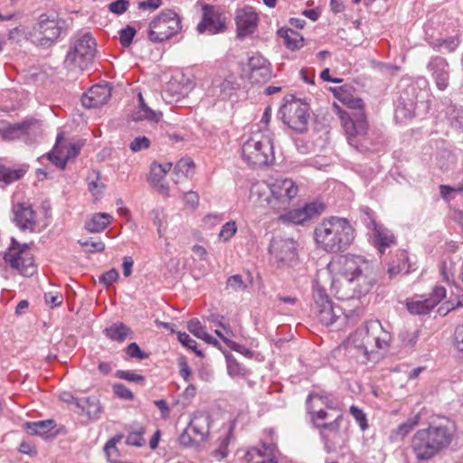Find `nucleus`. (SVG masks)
Listing matches in <instances>:
<instances>
[{"mask_svg":"<svg viewBox=\"0 0 463 463\" xmlns=\"http://www.w3.org/2000/svg\"><path fill=\"white\" fill-rule=\"evenodd\" d=\"M339 275L332 281L335 296L341 300L360 298L368 293L375 282L371 262L362 256H344L339 260Z\"/></svg>","mask_w":463,"mask_h":463,"instance_id":"nucleus-1","label":"nucleus"},{"mask_svg":"<svg viewBox=\"0 0 463 463\" xmlns=\"http://www.w3.org/2000/svg\"><path fill=\"white\" fill-rule=\"evenodd\" d=\"M455 431L454 424L449 420L417 430L411 442L415 458L420 461L433 458L449 447Z\"/></svg>","mask_w":463,"mask_h":463,"instance_id":"nucleus-2","label":"nucleus"},{"mask_svg":"<svg viewBox=\"0 0 463 463\" xmlns=\"http://www.w3.org/2000/svg\"><path fill=\"white\" fill-rule=\"evenodd\" d=\"M354 229L342 217L331 216L319 222L314 230V240L318 249L327 253L345 251L354 242Z\"/></svg>","mask_w":463,"mask_h":463,"instance_id":"nucleus-3","label":"nucleus"},{"mask_svg":"<svg viewBox=\"0 0 463 463\" xmlns=\"http://www.w3.org/2000/svg\"><path fill=\"white\" fill-rule=\"evenodd\" d=\"M343 101L350 112L340 111L339 116L348 143L358 150L367 148L364 145L368 133V123L364 112V104L362 99L346 97Z\"/></svg>","mask_w":463,"mask_h":463,"instance_id":"nucleus-4","label":"nucleus"},{"mask_svg":"<svg viewBox=\"0 0 463 463\" xmlns=\"http://www.w3.org/2000/svg\"><path fill=\"white\" fill-rule=\"evenodd\" d=\"M243 160L252 166L269 165L274 162L273 135L268 129L253 133L241 147Z\"/></svg>","mask_w":463,"mask_h":463,"instance_id":"nucleus-5","label":"nucleus"},{"mask_svg":"<svg viewBox=\"0 0 463 463\" xmlns=\"http://www.w3.org/2000/svg\"><path fill=\"white\" fill-rule=\"evenodd\" d=\"M96 54V41L90 33L76 37L64 60L67 70L77 72L89 70Z\"/></svg>","mask_w":463,"mask_h":463,"instance_id":"nucleus-6","label":"nucleus"},{"mask_svg":"<svg viewBox=\"0 0 463 463\" xmlns=\"http://www.w3.org/2000/svg\"><path fill=\"white\" fill-rule=\"evenodd\" d=\"M182 30L179 15L171 9L160 12L149 24L147 37L152 43L169 40Z\"/></svg>","mask_w":463,"mask_h":463,"instance_id":"nucleus-7","label":"nucleus"},{"mask_svg":"<svg viewBox=\"0 0 463 463\" xmlns=\"http://www.w3.org/2000/svg\"><path fill=\"white\" fill-rule=\"evenodd\" d=\"M2 256L5 263L24 276L30 277L36 271L33 256L26 243L21 244L12 238L10 246Z\"/></svg>","mask_w":463,"mask_h":463,"instance_id":"nucleus-8","label":"nucleus"},{"mask_svg":"<svg viewBox=\"0 0 463 463\" xmlns=\"http://www.w3.org/2000/svg\"><path fill=\"white\" fill-rule=\"evenodd\" d=\"M64 24L62 19L41 14L30 33L33 42L43 47L52 45L59 38Z\"/></svg>","mask_w":463,"mask_h":463,"instance_id":"nucleus-9","label":"nucleus"},{"mask_svg":"<svg viewBox=\"0 0 463 463\" xmlns=\"http://www.w3.org/2000/svg\"><path fill=\"white\" fill-rule=\"evenodd\" d=\"M298 186L290 178L279 177L271 182L272 210L275 213L286 212L298 194Z\"/></svg>","mask_w":463,"mask_h":463,"instance_id":"nucleus-10","label":"nucleus"},{"mask_svg":"<svg viewBox=\"0 0 463 463\" xmlns=\"http://www.w3.org/2000/svg\"><path fill=\"white\" fill-rule=\"evenodd\" d=\"M308 105L300 99H286L279 112L282 114L283 121L292 129L303 132L306 130L309 113Z\"/></svg>","mask_w":463,"mask_h":463,"instance_id":"nucleus-11","label":"nucleus"},{"mask_svg":"<svg viewBox=\"0 0 463 463\" xmlns=\"http://www.w3.org/2000/svg\"><path fill=\"white\" fill-rule=\"evenodd\" d=\"M366 329H368V334L364 338L363 363L369 360V353H373L376 349L387 348L392 339L391 334L383 327L378 320L367 322Z\"/></svg>","mask_w":463,"mask_h":463,"instance_id":"nucleus-12","label":"nucleus"},{"mask_svg":"<svg viewBox=\"0 0 463 463\" xmlns=\"http://www.w3.org/2000/svg\"><path fill=\"white\" fill-rule=\"evenodd\" d=\"M424 88L428 85L425 78H419L415 83L409 85L402 94L396 113H401L403 118L411 117L417 103L427 96L426 90H419L420 86Z\"/></svg>","mask_w":463,"mask_h":463,"instance_id":"nucleus-13","label":"nucleus"},{"mask_svg":"<svg viewBox=\"0 0 463 463\" xmlns=\"http://www.w3.org/2000/svg\"><path fill=\"white\" fill-rule=\"evenodd\" d=\"M2 137L6 140L24 138L25 142H33L41 135V124L36 119H27L20 123L9 124L0 128Z\"/></svg>","mask_w":463,"mask_h":463,"instance_id":"nucleus-14","label":"nucleus"},{"mask_svg":"<svg viewBox=\"0 0 463 463\" xmlns=\"http://www.w3.org/2000/svg\"><path fill=\"white\" fill-rule=\"evenodd\" d=\"M269 254L279 266L291 264L297 259L296 241L293 239L275 236L272 238Z\"/></svg>","mask_w":463,"mask_h":463,"instance_id":"nucleus-15","label":"nucleus"},{"mask_svg":"<svg viewBox=\"0 0 463 463\" xmlns=\"http://www.w3.org/2000/svg\"><path fill=\"white\" fill-rule=\"evenodd\" d=\"M446 297L444 287L436 286L429 298L418 296L407 302V308L411 314L425 315L428 314Z\"/></svg>","mask_w":463,"mask_h":463,"instance_id":"nucleus-16","label":"nucleus"},{"mask_svg":"<svg viewBox=\"0 0 463 463\" xmlns=\"http://www.w3.org/2000/svg\"><path fill=\"white\" fill-rule=\"evenodd\" d=\"M81 146L76 143H66L62 135L57 137L53 149L48 154V158L56 166L63 169L70 158L79 155Z\"/></svg>","mask_w":463,"mask_h":463,"instance_id":"nucleus-17","label":"nucleus"},{"mask_svg":"<svg viewBox=\"0 0 463 463\" xmlns=\"http://www.w3.org/2000/svg\"><path fill=\"white\" fill-rule=\"evenodd\" d=\"M325 204L320 202L307 203L304 207L288 211L281 214L279 219L284 222H289L295 224H303L304 222L317 217L325 211Z\"/></svg>","mask_w":463,"mask_h":463,"instance_id":"nucleus-18","label":"nucleus"},{"mask_svg":"<svg viewBox=\"0 0 463 463\" xmlns=\"http://www.w3.org/2000/svg\"><path fill=\"white\" fill-rule=\"evenodd\" d=\"M235 23L237 26V36L243 39L251 35L257 29L259 15L250 6L239 9L236 12Z\"/></svg>","mask_w":463,"mask_h":463,"instance_id":"nucleus-19","label":"nucleus"},{"mask_svg":"<svg viewBox=\"0 0 463 463\" xmlns=\"http://www.w3.org/2000/svg\"><path fill=\"white\" fill-rule=\"evenodd\" d=\"M225 23L222 19L221 14L210 5L203 6L202 21L197 25V31L200 33H208L209 34H216L223 32Z\"/></svg>","mask_w":463,"mask_h":463,"instance_id":"nucleus-20","label":"nucleus"},{"mask_svg":"<svg viewBox=\"0 0 463 463\" xmlns=\"http://www.w3.org/2000/svg\"><path fill=\"white\" fill-rule=\"evenodd\" d=\"M192 89L193 83L189 80H184V76L180 80L174 77L166 82L161 96L165 103L171 104L187 96Z\"/></svg>","mask_w":463,"mask_h":463,"instance_id":"nucleus-21","label":"nucleus"},{"mask_svg":"<svg viewBox=\"0 0 463 463\" xmlns=\"http://www.w3.org/2000/svg\"><path fill=\"white\" fill-rule=\"evenodd\" d=\"M427 69L438 90L444 91L449 83V65L448 61L440 56L432 57L427 64Z\"/></svg>","mask_w":463,"mask_h":463,"instance_id":"nucleus-22","label":"nucleus"},{"mask_svg":"<svg viewBox=\"0 0 463 463\" xmlns=\"http://www.w3.org/2000/svg\"><path fill=\"white\" fill-rule=\"evenodd\" d=\"M368 227L373 231V244L380 253H383L387 248L396 243L393 233L384 226L378 224L373 219L370 220Z\"/></svg>","mask_w":463,"mask_h":463,"instance_id":"nucleus-23","label":"nucleus"},{"mask_svg":"<svg viewBox=\"0 0 463 463\" xmlns=\"http://www.w3.org/2000/svg\"><path fill=\"white\" fill-rule=\"evenodd\" d=\"M342 420L343 414L339 412L333 420L326 422L317 428L327 452H331L335 449L336 439L339 437Z\"/></svg>","mask_w":463,"mask_h":463,"instance_id":"nucleus-24","label":"nucleus"},{"mask_svg":"<svg viewBox=\"0 0 463 463\" xmlns=\"http://www.w3.org/2000/svg\"><path fill=\"white\" fill-rule=\"evenodd\" d=\"M110 96L111 88L109 84H97L82 96L81 102L86 108H97L105 104Z\"/></svg>","mask_w":463,"mask_h":463,"instance_id":"nucleus-25","label":"nucleus"},{"mask_svg":"<svg viewBox=\"0 0 463 463\" xmlns=\"http://www.w3.org/2000/svg\"><path fill=\"white\" fill-rule=\"evenodd\" d=\"M211 423L212 419L208 412L197 411L193 415L188 427L192 430L195 442L205 440L210 432Z\"/></svg>","mask_w":463,"mask_h":463,"instance_id":"nucleus-26","label":"nucleus"},{"mask_svg":"<svg viewBox=\"0 0 463 463\" xmlns=\"http://www.w3.org/2000/svg\"><path fill=\"white\" fill-rule=\"evenodd\" d=\"M14 221L23 231L33 232L35 228V213L31 205L26 203H17L14 207Z\"/></svg>","mask_w":463,"mask_h":463,"instance_id":"nucleus-27","label":"nucleus"},{"mask_svg":"<svg viewBox=\"0 0 463 463\" xmlns=\"http://www.w3.org/2000/svg\"><path fill=\"white\" fill-rule=\"evenodd\" d=\"M244 459L246 463H278L275 460L274 448L267 444L250 448L246 452Z\"/></svg>","mask_w":463,"mask_h":463,"instance_id":"nucleus-28","label":"nucleus"},{"mask_svg":"<svg viewBox=\"0 0 463 463\" xmlns=\"http://www.w3.org/2000/svg\"><path fill=\"white\" fill-rule=\"evenodd\" d=\"M271 183L257 182L251 185L250 199L260 207H269L272 210Z\"/></svg>","mask_w":463,"mask_h":463,"instance_id":"nucleus-29","label":"nucleus"},{"mask_svg":"<svg viewBox=\"0 0 463 463\" xmlns=\"http://www.w3.org/2000/svg\"><path fill=\"white\" fill-rule=\"evenodd\" d=\"M56 427V423L53 420H44L33 422H25L24 424V430L31 435L40 436L43 439H47L50 436L53 429Z\"/></svg>","mask_w":463,"mask_h":463,"instance_id":"nucleus-30","label":"nucleus"},{"mask_svg":"<svg viewBox=\"0 0 463 463\" xmlns=\"http://www.w3.org/2000/svg\"><path fill=\"white\" fill-rule=\"evenodd\" d=\"M278 35L283 39L285 46L290 51L299 50L304 45L303 36L289 28H280L278 30Z\"/></svg>","mask_w":463,"mask_h":463,"instance_id":"nucleus-31","label":"nucleus"},{"mask_svg":"<svg viewBox=\"0 0 463 463\" xmlns=\"http://www.w3.org/2000/svg\"><path fill=\"white\" fill-rule=\"evenodd\" d=\"M113 217L109 213H95L86 221L85 228L90 232H101L111 223Z\"/></svg>","mask_w":463,"mask_h":463,"instance_id":"nucleus-32","label":"nucleus"},{"mask_svg":"<svg viewBox=\"0 0 463 463\" xmlns=\"http://www.w3.org/2000/svg\"><path fill=\"white\" fill-rule=\"evenodd\" d=\"M139 98V108L137 112L134 114V120H148L150 122L157 123L162 118V112L156 111L150 109L143 99L141 93L138 95Z\"/></svg>","mask_w":463,"mask_h":463,"instance_id":"nucleus-33","label":"nucleus"},{"mask_svg":"<svg viewBox=\"0 0 463 463\" xmlns=\"http://www.w3.org/2000/svg\"><path fill=\"white\" fill-rule=\"evenodd\" d=\"M408 254L403 250H396L392 260L388 264V275L390 279L395 277L407 268Z\"/></svg>","mask_w":463,"mask_h":463,"instance_id":"nucleus-34","label":"nucleus"},{"mask_svg":"<svg viewBox=\"0 0 463 463\" xmlns=\"http://www.w3.org/2000/svg\"><path fill=\"white\" fill-rule=\"evenodd\" d=\"M105 335L112 341L124 342L131 330L123 323H115L104 329Z\"/></svg>","mask_w":463,"mask_h":463,"instance_id":"nucleus-35","label":"nucleus"},{"mask_svg":"<svg viewBox=\"0 0 463 463\" xmlns=\"http://www.w3.org/2000/svg\"><path fill=\"white\" fill-rule=\"evenodd\" d=\"M307 411L310 415L311 421L316 428L326 423V420L330 418V414L326 411L319 404H315L306 401Z\"/></svg>","mask_w":463,"mask_h":463,"instance_id":"nucleus-36","label":"nucleus"},{"mask_svg":"<svg viewBox=\"0 0 463 463\" xmlns=\"http://www.w3.org/2000/svg\"><path fill=\"white\" fill-rule=\"evenodd\" d=\"M315 312L319 322L325 326L332 325L337 317L331 302L316 307Z\"/></svg>","mask_w":463,"mask_h":463,"instance_id":"nucleus-37","label":"nucleus"},{"mask_svg":"<svg viewBox=\"0 0 463 463\" xmlns=\"http://www.w3.org/2000/svg\"><path fill=\"white\" fill-rule=\"evenodd\" d=\"M171 168V163H153L150 167V175L148 177L149 182L155 186L158 185Z\"/></svg>","mask_w":463,"mask_h":463,"instance_id":"nucleus-38","label":"nucleus"},{"mask_svg":"<svg viewBox=\"0 0 463 463\" xmlns=\"http://www.w3.org/2000/svg\"><path fill=\"white\" fill-rule=\"evenodd\" d=\"M232 439V428L230 427L229 430L219 438L218 448L212 452L213 457L218 460L226 458L229 454L228 447L231 443Z\"/></svg>","mask_w":463,"mask_h":463,"instance_id":"nucleus-39","label":"nucleus"},{"mask_svg":"<svg viewBox=\"0 0 463 463\" xmlns=\"http://www.w3.org/2000/svg\"><path fill=\"white\" fill-rule=\"evenodd\" d=\"M80 409L91 419H97L101 412L99 402L95 398H87L81 401Z\"/></svg>","mask_w":463,"mask_h":463,"instance_id":"nucleus-40","label":"nucleus"},{"mask_svg":"<svg viewBox=\"0 0 463 463\" xmlns=\"http://www.w3.org/2000/svg\"><path fill=\"white\" fill-rule=\"evenodd\" d=\"M368 334V329H366V323L361 327L357 328L354 334H352L349 337V344L353 345L357 351L361 352L364 356V338Z\"/></svg>","mask_w":463,"mask_h":463,"instance_id":"nucleus-41","label":"nucleus"},{"mask_svg":"<svg viewBox=\"0 0 463 463\" xmlns=\"http://www.w3.org/2000/svg\"><path fill=\"white\" fill-rule=\"evenodd\" d=\"M194 163L191 159H181L174 168L175 183H178L181 176H188L193 172Z\"/></svg>","mask_w":463,"mask_h":463,"instance_id":"nucleus-42","label":"nucleus"},{"mask_svg":"<svg viewBox=\"0 0 463 463\" xmlns=\"http://www.w3.org/2000/svg\"><path fill=\"white\" fill-rule=\"evenodd\" d=\"M420 416L416 415L413 418L408 419L405 422L400 424L395 430H392V437L395 439H403L412 429L418 425Z\"/></svg>","mask_w":463,"mask_h":463,"instance_id":"nucleus-43","label":"nucleus"},{"mask_svg":"<svg viewBox=\"0 0 463 463\" xmlns=\"http://www.w3.org/2000/svg\"><path fill=\"white\" fill-rule=\"evenodd\" d=\"M122 435L115 436L110 439L104 446L106 456L111 463H130L128 461L116 460V457L118 456V449L116 445L122 439Z\"/></svg>","mask_w":463,"mask_h":463,"instance_id":"nucleus-44","label":"nucleus"},{"mask_svg":"<svg viewBox=\"0 0 463 463\" xmlns=\"http://www.w3.org/2000/svg\"><path fill=\"white\" fill-rule=\"evenodd\" d=\"M249 78L252 83L262 84L267 82L271 78L270 64L263 66L262 68L250 72Z\"/></svg>","mask_w":463,"mask_h":463,"instance_id":"nucleus-45","label":"nucleus"},{"mask_svg":"<svg viewBox=\"0 0 463 463\" xmlns=\"http://www.w3.org/2000/svg\"><path fill=\"white\" fill-rule=\"evenodd\" d=\"M307 401L315 404H319L320 407L325 406L327 409L335 410V402L327 395H321L318 393H310Z\"/></svg>","mask_w":463,"mask_h":463,"instance_id":"nucleus-46","label":"nucleus"},{"mask_svg":"<svg viewBox=\"0 0 463 463\" xmlns=\"http://www.w3.org/2000/svg\"><path fill=\"white\" fill-rule=\"evenodd\" d=\"M24 175L22 170H12L4 166H0V181L10 184L20 179Z\"/></svg>","mask_w":463,"mask_h":463,"instance_id":"nucleus-47","label":"nucleus"},{"mask_svg":"<svg viewBox=\"0 0 463 463\" xmlns=\"http://www.w3.org/2000/svg\"><path fill=\"white\" fill-rule=\"evenodd\" d=\"M237 232V224L234 221L224 223L218 234L221 241L226 242L230 241Z\"/></svg>","mask_w":463,"mask_h":463,"instance_id":"nucleus-48","label":"nucleus"},{"mask_svg":"<svg viewBox=\"0 0 463 463\" xmlns=\"http://www.w3.org/2000/svg\"><path fill=\"white\" fill-rule=\"evenodd\" d=\"M144 429L143 427H138L137 430L131 431L127 439L126 443L128 445L135 446L137 448L142 447L145 444V439L143 438Z\"/></svg>","mask_w":463,"mask_h":463,"instance_id":"nucleus-49","label":"nucleus"},{"mask_svg":"<svg viewBox=\"0 0 463 463\" xmlns=\"http://www.w3.org/2000/svg\"><path fill=\"white\" fill-rule=\"evenodd\" d=\"M222 319H223V317H221L220 318L219 317L212 318L211 321H213V323H216L218 326H220L224 330L225 334H222L220 330H217V329L214 331V333L224 343H226L229 345V344L231 343V341H229V337L233 336L234 335L231 329V326L229 325H225L222 323Z\"/></svg>","mask_w":463,"mask_h":463,"instance_id":"nucleus-50","label":"nucleus"},{"mask_svg":"<svg viewBox=\"0 0 463 463\" xmlns=\"http://www.w3.org/2000/svg\"><path fill=\"white\" fill-rule=\"evenodd\" d=\"M313 298L315 302V308L331 302L326 292V289L318 285H315L313 287Z\"/></svg>","mask_w":463,"mask_h":463,"instance_id":"nucleus-51","label":"nucleus"},{"mask_svg":"<svg viewBox=\"0 0 463 463\" xmlns=\"http://www.w3.org/2000/svg\"><path fill=\"white\" fill-rule=\"evenodd\" d=\"M350 414L356 420L362 430L368 429V422L365 413L358 407L352 405L349 409Z\"/></svg>","mask_w":463,"mask_h":463,"instance_id":"nucleus-52","label":"nucleus"},{"mask_svg":"<svg viewBox=\"0 0 463 463\" xmlns=\"http://www.w3.org/2000/svg\"><path fill=\"white\" fill-rule=\"evenodd\" d=\"M177 338L184 346L193 350L198 356H203V353L196 349V341L192 339L188 334L178 332Z\"/></svg>","mask_w":463,"mask_h":463,"instance_id":"nucleus-53","label":"nucleus"},{"mask_svg":"<svg viewBox=\"0 0 463 463\" xmlns=\"http://www.w3.org/2000/svg\"><path fill=\"white\" fill-rule=\"evenodd\" d=\"M227 288L235 292H241L247 288V285L241 275H233L227 279Z\"/></svg>","mask_w":463,"mask_h":463,"instance_id":"nucleus-54","label":"nucleus"},{"mask_svg":"<svg viewBox=\"0 0 463 463\" xmlns=\"http://www.w3.org/2000/svg\"><path fill=\"white\" fill-rule=\"evenodd\" d=\"M151 145L150 139L145 136L137 137L129 145L132 152H139L143 149H147Z\"/></svg>","mask_w":463,"mask_h":463,"instance_id":"nucleus-55","label":"nucleus"},{"mask_svg":"<svg viewBox=\"0 0 463 463\" xmlns=\"http://www.w3.org/2000/svg\"><path fill=\"white\" fill-rule=\"evenodd\" d=\"M270 63L267 59H265L262 55L256 53L250 57L248 61V66L250 69V72L255 71L263 66L269 65Z\"/></svg>","mask_w":463,"mask_h":463,"instance_id":"nucleus-56","label":"nucleus"},{"mask_svg":"<svg viewBox=\"0 0 463 463\" xmlns=\"http://www.w3.org/2000/svg\"><path fill=\"white\" fill-rule=\"evenodd\" d=\"M136 34L134 27L128 25L119 32V41L122 46L128 47Z\"/></svg>","mask_w":463,"mask_h":463,"instance_id":"nucleus-57","label":"nucleus"},{"mask_svg":"<svg viewBox=\"0 0 463 463\" xmlns=\"http://www.w3.org/2000/svg\"><path fill=\"white\" fill-rule=\"evenodd\" d=\"M116 377L121 380L133 382L137 383H144L145 378L141 374H137L129 371L118 370L116 372Z\"/></svg>","mask_w":463,"mask_h":463,"instance_id":"nucleus-58","label":"nucleus"},{"mask_svg":"<svg viewBox=\"0 0 463 463\" xmlns=\"http://www.w3.org/2000/svg\"><path fill=\"white\" fill-rule=\"evenodd\" d=\"M112 390L115 395H117L120 399L126 401H132L134 399L133 392L122 383L113 384Z\"/></svg>","mask_w":463,"mask_h":463,"instance_id":"nucleus-59","label":"nucleus"},{"mask_svg":"<svg viewBox=\"0 0 463 463\" xmlns=\"http://www.w3.org/2000/svg\"><path fill=\"white\" fill-rule=\"evenodd\" d=\"M187 328L197 338H202L205 335L206 329L196 318L191 319L187 324Z\"/></svg>","mask_w":463,"mask_h":463,"instance_id":"nucleus-60","label":"nucleus"},{"mask_svg":"<svg viewBox=\"0 0 463 463\" xmlns=\"http://www.w3.org/2000/svg\"><path fill=\"white\" fill-rule=\"evenodd\" d=\"M80 245L85 249L86 251L90 253L101 252L105 250V244L101 241H80Z\"/></svg>","mask_w":463,"mask_h":463,"instance_id":"nucleus-61","label":"nucleus"},{"mask_svg":"<svg viewBox=\"0 0 463 463\" xmlns=\"http://www.w3.org/2000/svg\"><path fill=\"white\" fill-rule=\"evenodd\" d=\"M129 6L128 0H116L109 5V10L116 14H124Z\"/></svg>","mask_w":463,"mask_h":463,"instance_id":"nucleus-62","label":"nucleus"},{"mask_svg":"<svg viewBox=\"0 0 463 463\" xmlns=\"http://www.w3.org/2000/svg\"><path fill=\"white\" fill-rule=\"evenodd\" d=\"M126 352L132 358L143 360L148 357V354L142 351L136 343L129 344L126 348Z\"/></svg>","mask_w":463,"mask_h":463,"instance_id":"nucleus-63","label":"nucleus"},{"mask_svg":"<svg viewBox=\"0 0 463 463\" xmlns=\"http://www.w3.org/2000/svg\"><path fill=\"white\" fill-rule=\"evenodd\" d=\"M118 278V273L115 269H112L103 273L99 278V282H102L106 286L113 284Z\"/></svg>","mask_w":463,"mask_h":463,"instance_id":"nucleus-64","label":"nucleus"}]
</instances>
